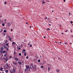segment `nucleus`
I'll return each mask as SVG.
<instances>
[{
  "instance_id": "14",
  "label": "nucleus",
  "mask_w": 73,
  "mask_h": 73,
  "mask_svg": "<svg viewBox=\"0 0 73 73\" xmlns=\"http://www.w3.org/2000/svg\"><path fill=\"white\" fill-rule=\"evenodd\" d=\"M25 51H26L25 49H24L22 50V52L23 53H24V52H25Z\"/></svg>"
},
{
  "instance_id": "31",
  "label": "nucleus",
  "mask_w": 73,
  "mask_h": 73,
  "mask_svg": "<svg viewBox=\"0 0 73 73\" xmlns=\"http://www.w3.org/2000/svg\"><path fill=\"white\" fill-rule=\"evenodd\" d=\"M7 2L6 1H5V3H4V4H7Z\"/></svg>"
},
{
  "instance_id": "53",
  "label": "nucleus",
  "mask_w": 73,
  "mask_h": 73,
  "mask_svg": "<svg viewBox=\"0 0 73 73\" xmlns=\"http://www.w3.org/2000/svg\"><path fill=\"white\" fill-rule=\"evenodd\" d=\"M33 65V64H31V66H32Z\"/></svg>"
},
{
  "instance_id": "63",
  "label": "nucleus",
  "mask_w": 73,
  "mask_h": 73,
  "mask_svg": "<svg viewBox=\"0 0 73 73\" xmlns=\"http://www.w3.org/2000/svg\"><path fill=\"white\" fill-rule=\"evenodd\" d=\"M2 73H4V72H3Z\"/></svg>"
},
{
  "instance_id": "3",
  "label": "nucleus",
  "mask_w": 73,
  "mask_h": 73,
  "mask_svg": "<svg viewBox=\"0 0 73 73\" xmlns=\"http://www.w3.org/2000/svg\"><path fill=\"white\" fill-rule=\"evenodd\" d=\"M56 72H57V73H59V72H60V69H58V68H56Z\"/></svg>"
},
{
  "instance_id": "5",
  "label": "nucleus",
  "mask_w": 73,
  "mask_h": 73,
  "mask_svg": "<svg viewBox=\"0 0 73 73\" xmlns=\"http://www.w3.org/2000/svg\"><path fill=\"white\" fill-rule=\"evenodd\" d=\"M6 65H7L8 68H11V66H10V64H8L7 63L6 64Z\"/></svg>"
},
{
  "instance_id": "64",
  "label": "nucleus",
  "mask_w": 73,
  "mask_h": 73,
  "mask_svg": "<svg viewBox=\"0 0 73 73\" xmlns=\"http://www.w3.org/2000/svg\"><path fill=\"white\" fill-rule=\"evenodd\" d=\"M66 32H67V31H66Z\"/></svg>"
},
{
  "instance_id": "27",
  "label": "nucleus",
  "mask_w": 73,
  "mask_h": 73,
  "mask_svg": "<svg viewBox=\"0 0 73 73\" xmlns=\"http://www.w3.org/2000/svg\"><path fill=\"white\" fill-rule=\"evenodd\" d=\"M47 65L48 66H51V65H50V64H47Z\"/></svg>"
},
{
  "instance_id": "16",
  "label": "nucleus",
  "mask_w": 73,
  "mask_h": 73,
  "mask_svg": "<svg viewBox=\"0 0 73 73\" xmlns=\"http://www.w3.org/2000/svg\"><path fill=\"white\" fill-rule=\"evenodd\" d=\"M50 69H51V68L50 67H49L48 68V71H49V70H50Z\"/></svg>"
},
{
  "instance_id": "59",
  "label": "nucleus",
  "mask_w": 73,
  "mask_h": 73,
  "mask_svg": "<svg viewBox=\"0 0 73 73\" xmlns=\"http://www.w3.org/2000/svg\"><path fill=\"white\" fill-rule=\"evenodd\" d=\"M18 63L19 64L20 62H18Z\"/></svg>"
},
{
  "instance_id": "30",
  "label": "nucleus",
  "mask_w": 73,
  "mask_h": 73,
  "mask_svg": "<svg viewBox=\"0 0 73 73\" xmlns=\"http://www.w3.org/2000/svg\"><path fill=\"white\" fill-rule=\"evenodd\" d=\"M7 42H8V40H6V41H5V44H6V43H7Z\"/></svg>"
},
{
  "instance_id": "58",
  "label": "nucleus",
  "mask_w": 73,
  "mask_h": 73,
  "mask_svg": "<svg viewBox=\"0 0 73 73\" xmlns=\"http://www.w3.org/2000/svg\"><path fill=\"white\" fill-rule=\"evenodd\" d=\"M70 44H72V43L70 42Z\"/></svg>"
},
{
  "instance_id": "48",
  "label": "nucleus",
  "mask_w": 73,
  "mask_h": 73,
  "mask_svg": "<svg viewBox=\"0 0 73 73\" xmlns=\"http://www.w3.org/2000/svg\"><path fill=\"white\" fill-rule=\"evenodd\" d=\"M5 60H6V61H7V60L8 59H7V58H5Z\"/></svg>"
},
{
  "instance_id": "34",
  "label": "nucleus",
  "mask_w": 73,
  "mask_h": 73,
  "mask_svg": "<svg viewBox=\"0 0 73 73\" xmlns=\"http://www.w3.org/2000/svg\"><path fill=\"white\" fill-rule=\"evenodd\" d=\"M26 58L27 59H28V58H29V57H28V56H27L26 57Z\"/></svg>"
},
{
  "instance_id": "35",
  "label": "nucleus",
  "mask_w": 73,
  "mask_h": 73,
  "mask_svg": "<svg viewBox=\"0 0 73 73\" xmlns=\"http://www.w3.org/2000/svg\"><path fill=\"white\" fill-rule=\"evenodd\" d=\"M64 44H65L66 45V44H68V43H67V42H65V43H64Z\"/></svg>"
},
{
  "instance_id": "33",
  "label": "nucleus",
  "mask_w": 73,
  "mask_h": 73,
  "mask_svg": "<svg viewBox=\"0 0 73 73\" xmlns=\"http://www.w3.org/2000/svg\"><path fill=\"white\" fill-rule=\"evenodd\" d=\"M25 72H26L27 71H28V69H25Z\"/></svg>"
},
{
  "instance_id": "50",
  "label": "nucleus",
  "mask_w": 73,
  "mask_h": 73,
  "mask_svg": "<svg viewBox=\"0 0 73 73\" xmlns=\"http://www.w3.org/2000/svg\"><path fill=\"white\" fill-rule=\"evenodd\" d=\"M47 30H50V29L49 28H48Z\"/></svg>"
},
{
  "instance_id": "28",
  "label": "nucleus",
  "mask_w": 73,
  "mask_h": 73,
  "mask_svg": "<svg viewBox=\"0 0 73 73\" xmlns=\"http://www.w3.org/2000/svg\"><path fill=\"white\" fill-rule=\"evenodd\" d=\"M22 63L21 62H19V65H21V64Z\"/></svg>"
},
{
  "instance_id": "19",
  "label": "nucleus",
  "mask_w": 73,
  "mask_h": 73,
  "mask_svg": "<svg viewBox=\"0 0 73 73\" xmlns=\"http://www.w3.org/2000/svg\"><path fill=\"white\" fill-rule=\"evenodd\" d=\"M27 71H29V72H30L31 70H30V69L28 68V69H27Z\"/></svg>"
},
{
  "instance_id": "51",
  "label": "nucleus",
  "mask_w": 73,
  "mask_h": 73,
  "mask_svg": "<svg viewBox=\"0 0 73 73\" xmlns=\"http://www.w3.org/2000/svg\"><path fill=\"white\" fill-rule=\"evenodd\" d=\"M58 43H60V44H61V42H58Z\"/></svg>"
},
{
  "instance_id": "54",
  "label": "nucleus",
  "mask_w": 73,
  "mask_h": 73,
  "mask_svg": "<svg viewBox=\"0 0 73 73\" xmlns=\"http://www.w3.org/2000/svg\"><path fill=\"white\" fill-rule=\"evenodd\" d=\"M46 38V37H45V36H44L43 37V38Z\"/></svg>"
},
{
  "instance_id": "52",
  "label": "nucleus",
  "mask_w": 73,
  "mask_h": 73,
  "mask_svg": "<svg viewBox=\"0 0 73 73\" xmlns=\"http://www.w3.org/2000/svg\"><path fill=\"white\" fill-rule=\"evenodd\" d=\"M59 27H61V25H59Z\"/></svg>"
},
{
  "instance_id": "6",
  "label": "nucleus",
  "mask_w": 73,
  "mask_h": 73,
  "mask_svg": "<svg viewBox=\"0 0 73 73\" xmlns=\"http://www.w3.org/2000/svg\"><path fill=\"white\" fill-rule=\"evenodd\" d=\"M10 73H15V72H13L12 70H9Z\"/></svg>"
},
{
  "instance_id": "29",
  "label": "nucleus",
  "mask_w": 73,
  "mask_h": 73,
  "mask_svg": "<svg viewBox=\"0 0 73 73\" xmlns=\"http://www.w3.org/2000/svg\"><path fill=\"white\" fill-rule=\"evenodd\" d=\"M4 32L6 33L7 32V31L5 30H4L3 31Z\"/></svg>"
},
{
  "instance_id": "42",
  "label": "nucleus",
  "mask_w": 73,
  "mask_h": 73,
  "mask_svg": "<svg viewBox=\"0 0 73 73\" xmlns=\"http://www.w3.org/2000/svg\"><path fill=\"white\" fill-rule=\"evenodd\" d=\"M32 45H31L30 46V47H32Z\"/></svg>"
},
{
  "instance_id": "26",
  "label": "nucleus",
  "mask_w": 73,
  "mask_h": 73,
  "mask_svg": "<svg viewBox=\"0 0 73 73\" xmlns=\"http://www.w3.org/2000/svg\"><path fill=\"white\" fill-rule=\"evenodd\" d=\"M19 55L20 56H21V53H19Z\"/></svg>"
},
{
  "instance_id": "24",
  "label": "nucleus",
  "mask_w": 73,
  "mask_h": 73,
  "mask_svg": "<svg viewBox=\"0 0 73 73\" xmlns=\"http://www.w3.org/2000/svg\"><path fill=\"white\" fill-rule=\"evenodd\" d=\"M2 25L3 26H5V24L4 23H2Z\"/></svg>"
},
{
  "instance_id": "4",
  "label": "nucleus",
  "mask_w": 73,
  "mask_h": 73,
  "mask_svg": "<svg viewBox=\"0 0 73 73\" xmlns=\"http://www.w3.org/2000/svg\"><path fill=\"white\" fill-rule=\"evenodd\" d=\"M11 70H12L15 73V72H16V69L15 68L13 67V69Z\"/></svg>"
},
{
  "instance_id": "39",
  "label": "nucleus",
  "mask_w": 73,
  "mask_h": 73,
  "mask_svg": "<svg viewBox=\"0 0 73 73\" xmlns=\"http://www.w3.org/2000/svg\"><path fill=\"white\" fill-rule=\"evenodd\" d=\"M41 68H43V66H41Z\"/></svg>"
},
{
  "instance_id": "32",
  "label": "nucleus",
  "mask_w": 73,
  "mask_h": 73,
  "mask_svg": "<svg viewBox=\"0 0 73 73\" xmlns=\"http://www.w3.org/2000/svg\"><path fill=\"white\" fill-rule=\"evenodd\" d=\"M29 69H32V67L31 66L30 67H29Z\"/></svg>"
},
{
  "instance_id": "13",
  "label": "nucleus",
  "mask_w": 73,
  "mask_h": 73,
  "mask_svg": "<svg viewBox=\"0 0 73 73\" xmlns=\"http://www.w3.org/2000/svg\"><path fill=\"white\" fill-rule=\"evenodd\" d=\"M6 45L7 46V47H9V43H7L6 44Z\"/></svg>"
},
{
  "instance_id": "23",
  "label": "nucleus",
  "mask_w": 73,
  "mask_h": 73,
  "mask_svg": "<svg viewBox=\"0 0 73 73\" xmlns=\"http://www.w3.org/2000/svg\"><path fill=\"white\" fill-rule=\"evenodd\" d=\"M32 68H35V69H36V66H35V67H33V66H32Z\"/></svg>"
},
{
  "instance_id": "61",
  "label": "nucleus",
  "mask_w": 73,
  "mask_h": 73,
  "mask_svg": "<svg viewBox=\"0 0 73 73\" xmlns=\"http://www.w3.org/2000/svg\"><path fill=\"white\" fill-rule=\"evenodd\" d=\"M31 27H32L31 26L30 27V28H31Z\"/></svg>"
},
{
  "instance_id": "10",
  "label": "nucleus",
  "mask_w": 73,
  "mask_h": 73,
  "mask_svg": "<svg viewBox=\"0 0 73 73\" xmlns=\"http://www.w3.org/2000/svg\"><path fill=\"white\" fill-rule=\"evenodd\" d=\"M4 50V48L3 47H1L0 48V50Z\"/></svg>"
},
{
  "instance_id": "37",
  "label": "nucleus",
  "mask_w": 73,
  "mask_h": 73,
  "mask_svg": "<svg viewBox=\"0 0 73 73\" xmlns=\"http://www.w3.org/2000/svg\"><path fill=\"white\" fill-rule=\"evenodd\" d=\"M3 53H6V52H5V51H3Z\"/></svg>"
},
{
  "instance_id": "45",
  "label": "nucleus",
  "mask_w": 73,
  "mask_h": 73,
  "mask_svg": "<svg viewBox=\"0 0 73 73\" xmlns=\"http://www.w3.org/2000/svg\"><path fill=\"white\" fill-rule=\"evenodd\" d=\"M11 31L12 32L13 31V29H11Z\"/></svg>"
},
{
  "instance_id": "41",
  "label": "nucleus",
  "mask_w": 73,
  "mask_h": 73,
  "mask_svg": "<svg viewBox=\"0 0 73 73\" xmlns=\"http://www.w3.org/2000/svg\"><path fill=\"white\" fill-rule=\"evenodd\" d=\"M4 20H5V21H7V19H5Z\"/></svg>"
},
{
  "instance_id": "43",
  "label": "nucleus",
  "mask_w": 73,
  "mask_h": 73,
  "mask_svg": "<svg viewBox=\"0 0 73 73\" xmlns=\"http://www.w3.org/2000/svg\"><path fill=\"white\" fill-rule=\"evenodd\" d=\"M7 53H6V54L4 55V56H6V55H7Z\"/></svg>"
},
{
  "instance_id": "18",
  "label": "nucleus",
  "mask_w": 73,
  "mask_h": 73,
  "mask_svg": "<svg viewBox=\"0 0 73 73\" xmlns=\"http://www.w3.org/2000/svg\"><path fill=\"white\" fill-rule=\"evenodd\" d=\"M3 50H0V53H3Z\"/></svg>"
},
{
  "instance_id": "22",
  "label": "nucleus",
  "mask_w": 73,
  "mask_h": 73,
  "mask_svg": "<svg viewBox=\"0 0 73 73\" xmlns=\"http://www.w3.org/2000/svg\"><path fill=\"white\" fill-rule=\"evenodd\" d=\"M42 4H45V2H44V1H42Z\"/></svg>"
},
{
  "instance_id": "25",
  "label": "nucleus",
  "mask_w": 73,
  "mask_h": 73,
  "mask_svg": "<svg viewBox=\"0 0 73 73\" xmlns=\"http://www.w3.org/2000/svg\"><path fill=\"white\" fill-rule=\"evenodd\" d=\"M2 15L0 14V18H1V17H2Z\"/></svg>"
},
{
  "instance_id": "62",
  "label": "nucleus",
  "mask_w": 73,
  "mask_h": 73,
  "mask_svg": "<svg viewBox=\"0 0 73 73\" xmlns=\"http://www.w3.org/2000/svg\"><path fill=\"white\" fill-rule=\"evenodd\" d=\"M1 20H0V22H1Z\"/></svg>"
},
{
  "instance_id": "20",
  "label": "nucleus",
  "mask_w": 73,
  "mask_h": 73,
  "mask_svg": "<svg viewBox=\"0 0 73 73\" xmlns=\"http://www.w3.org/2000/svg\"><path fill=\"white\" fill-rule=\"evenodd\" d=\"M8 24L9 27H10V26H11V24L10 23H9Z\"/></svg>"
},
{
  "instance_id": "60",
  "label": "nucleus",
  "mask_w": 73,
  "mask_h": 73,
  "mask_svg": "<svg viewBox=\"0 0 73 73\" xmlns=\"http://www.w3.org/2000/svg\"><path fill=\"white\" fill-rule=\"evenodd\" d=\"M55 19H56V20H57V18H56Z\"/></svg>"
},
{
  "instance_id": "21",
  "label": "nucleus",
  "mask_w": 73,
  "mask_h": 73,
  "mask_svg": "<svg viewBox=\"0 0 73 73\" xmlns=\"http://www.w3.org/2000/svg\"><path fill=\"white\" fill-rule=\"evenodd\" d=\"M38 62H41V61L40 60V59L38 60Z\"/></svg>"
},
{
  "instance_id": "8",
  "label": "nucleus",
  "mask_w": 73,
  "mask_h": 73,
  "mask_svg": "<svg viewBox=\"0 0 73 73\" xmlns=\"http://www.w3.org/2000/svg\"><path fill=\"white\" fill-rule=\"evenodd\" d=\"M14 59L15 60V61H19V58H15Z\"/></svg>"
},
{
  "instance_id": "40",
  "label": "nucleus",
  "mask_w": 73,
  "mask_h": 73,
  "mask_svg": "<svg viewBox=\"0 0 73 73\" xmlns=\"http://www.w3.org/2000/svg\"><path fill=\"white\" fill-rule=\"evenodd\" d=\"M70 23L71 24H72L73 23V21H71Z\"/></svg>"
},
{
  "instance_id": "7",
  "label": "nucleus",
  "mask_w": 73,
  "mask_h": 73,
  "mask_svg": "<svg viewBox=\"0 0 73 73\" xmlns=\"http://www.w3.org/2000/svg\"><path fill=\"white\" fill-rule=\"evenodd\" d=\"M8 37L9 38V40L10 42H12V38H11L9 36H8Z\"/></svg>"
},
{
  "instance_id": "17",
  "label": "nucleus",
  "mask_w": 73,
  "mask_h": 73,
  "mask_svg": "<svg viewBox=\"0 0 73 73\" xmlns=\"http://www.w3.org/2000/svg\"><path fill=\"white\" fill-rule=\"evenodd\" d=\"M3 68H1L0 69V70H1L2 72H3Z\"/></svg>"
},
{
  "instance_id": "12",
  "label": "nucleus",
  "mask_w": 73,
  "mask_h": 73,
  "mask_svg": "<svg viewBox=\"0 0 73 73\" xmlns=\"http://www.w3.org/2000/svg\"><path fill=\"white\" fill-rule=\"evenodd\" d=\"M15 44H16V43L15 42H12V44L13 45H15Z\"/></svg>"
},
{
  "instance_id": "44",
  "label": "nucleus",
  "mask_w": 73,
  "mask_h": 73,
  "mask_svg": "<svg viewBox=\"0 0 73 73\" xmlns=\"http://www.w3.org/2000/svg\"><path fill=\"white\" fill-rule=\"evenodd\" d=\"M24 55L25 56L27 55V54H26V53H25L24 54Z\"/></svg>"
},
{
  "instance_id": "55",
  "label": "nucleus",
  "mask_w": 73,
  "mask_h": 73,
  "mask_svg": "<svg viewBox=\"0 0 73 73\" xmlns=\"http://www.w3.org/2000/svg\"><path fill=\"white\" fill-rule=\"evenodd\" d=\"M58 59H60V57L58 58Z\"/></svg>"
},
{
  "instance_id": "9",
  "label": "nucleus",
  "mask_w": 73,
  "mask_h": 73,
  "mask_svg": "<svg viewBox=\"0 0 73 73\" xmlns=\"http://www.w3.org/2000/svg\"><path fill=\"white\" fill-rule=\"evenodd\" d=\"M26 69H29L28 68H29V65L26 66Z\"/></svg>"
},
{
  "instance_id": "38",
  "label": "nucleus",
  "mask_w": 73,
  "mask_h": 73,
  "mask_svg": "<svg viewBox=\"0 0 73 73\" xmlns=\"http://www.w3.org/2000/svg\"><path fill=\"white\" fill-rule=\"evenodd\" d=\"M18 49H19V50H20L21 49V48H18Z\"/></svg>"
},
{
  "instance_id": "56",
  "label": "nucleus",
  "mask_w": 73,
  "mask_h": 73,
  "mask_svg": "<svg viewBox=\"0 0 73 73\" xmlns=\"http://www.w3.org/2000/svg\"><path fill=\"white\" fill-rule=\"evenodd\" d=\"M45 19H47V17H46Z\"/></svg>"
},
{
  "instance_id": "57",
  "label": "nucleus",
  "mask_w": 73,
  "mask_h": 73,
  "mask_svg": "<svg viewBox=\"0 0 73 73\" xmlns=\"http://www.w3.org/2000/svg\"><path fill=\"white\" fill-rule=\"evenodd\" d=\"M28 45H30V43H28Z\"/></svg>"
},
{
  "instance_id": "1",
  "label": "nucleus",
  "mask_w": 73,
  "mask_h": 73,
  "mask_svg": "<svg viewBox=\"0 0 73 73\" xmlns=\"http://www.w3.org/2000/svg\"><path fill=\"white\" fill-rule=\"evenodd\" d=\"M4 48L5 49H6V50H7V51L8 52H9V49L6 46L4 45Z\"/></svg>"
},
{
  "instance_id": "46",
  "label": "nucleus",
  "mask_w": 73,
  "mask_h": 73,
  "mask_svg": "<svg viewBox=\"0 0 73 73\" xmlns=\"http://www.w3.org/2000/svg\"><path fill=\"white\" fill-rule=\"evenodd\" d=\"M69 14L70 15L69 16H70V15H71V14H70V13H69Z\"/></svg>"
},
{
  "instance_id": "11",
  "label": "nucleus",
  "mask_w": 73,
  "mask_h": 73,
  "mask_svg": "<svg viewBox=\"0 0 73 73\" xmlns=\"http://www.w3.org/2000/svg\"><path fill=\"white\" fill-rule=\"evenodd\" d=\"M5 72L6 73H8V70H5Z\"/></svg>"
},
{
  "instance_id": "47",
  "label": "nucleus",
  "mask_w": 73,
  "mask_h": 73,
  "mask_svg": "<svg viewBox=\"0 0 73 73\" xmlns=\"http://www.w3.org/2000/svg\"><path fill=\"white\" fill-rule=\"evenodd\" d=\"M26 24H27V25H29V24H28V23L27 22H26Z\"/></svg>"
},
{
  "instance_id": "15",
  "label": "nucleus",
  "mask_w": 73,
  "mask_h": 73,
  "mask_svg": "<svg viewBox=\"0 0 73 73\" xmlns=\"http://www.w3.org/2000/svg\"><path fill=\"white\" fill-rule=\"evenodd\" d=\"M14 54L15 55H17V52H14Z\"/></svg>"
},
{
  "instance_id": "36",
  "label": "nucleus",
  "mask_w": 73,
  "mask_h": 73,
  "mask_svg": "<svg viewBox=\"0 0 73 73\" xmlns=\"http://www.w3.org/2000/svg\"><path fill=\"white\" fill-rule=\"evenodd\" d=\"M70 32L71 33H72L73 32V31H72V30H70Z\"/></svg>"
},
{
  "instance_id": "49",
  "label": "nucleus",
  "mask_w": 73,
  "mask_h": 73,
  "mask_svg": "<svg viewBox=\"0 0 73 73\" xmlns=\"http://www.w3.org/2000/svg\"><path fill=\"white\" fill-rule=\"evenodd\" d=\"M3 35H5V33H3Z\"/></svg>"
},
{
  "instance_id": "2",
  "label": "nucleus",
  "mask_w": 73,
  "mask_h": 73,
  "mask_svg": "<svg viewBox=\"0 0 73 73\" xmlns=\"http://www.w3.org/2000/svg\"><path fill=\"white\" fill-rule=\"evenodd\" d=\"M13 65H17V62H13Z\"/></svg>"
}]
</instances>
